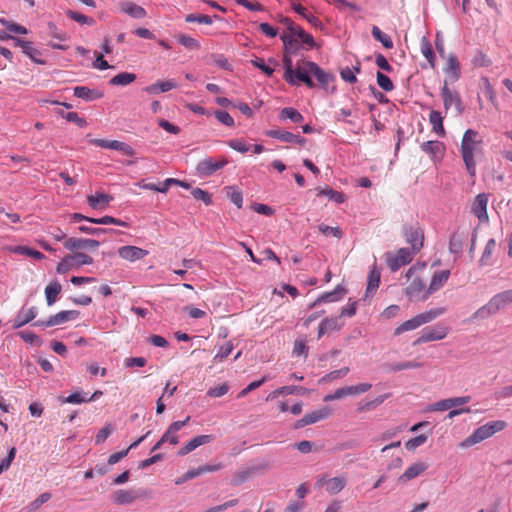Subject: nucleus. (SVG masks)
Segmentation results:
<instances>
[{
  "mask_svg": "<svg viewBox=\"0 0 512 512\" xmlns=\"http://www.w3.org/2000/svg\"><path fill=\"white\" fill-rule=\"evenodd\" d=\"M190 420V416H187L183 421H175L169 425L165 433L162 435V442H169L172 445H176L179 442V437L176 433L181 430Z\"/></svg>",
  "mask_w": 512,
  "mask_h": 512,
  "instance_id": "4be33fe9",
  "label": "nucleus"
},
{
  "mask_svg": "<svg viewBox=\"0 0 512 512\" xmlns=\"http://www.w3.org/2000/svg\"><path fill=\"white\" fill-rule=\"evenodd\" d=\"M428 468V465L423 462H415L412 465H410L405 472L399 477L400 482H407L410 481L416 477H418L420 474H422L426 469Z\"/></svg>",
  "mask_w": 512,
  "mask_h": 512,
  "instance_id": "c85d7f7f",
  "label": "nucleus"
},
{
  "mask_svg": "<svg viewBox=\"0 0 512 512\" xmlns=\"http://www.w3.org/2000/svg\"><path fill=\"white\" fill-rule=\"evenodd\" d=\"M444 72L447 74L449 80L453 83L456 82L461 76L460 63L454 54H450L447 58Z\"/></svg>",
  "mask_w": 512,
  "mask_h": 512,
  "instance_id": "bb28decb",
  "label": "nucleus"
},
{
  "mask_svg": "<svg viewBox=\"0 0 512 512\" xmlns=\"http://www.w3.org/2000/svg\"><path fill=\"white\" fill-rule=\"evenodd\" d=\"M269 379H270V377L265 375L261 379L251 382L247 387H245L244 389H242L239 392L238 398H243V397L247 396L251 391L259 388L262 384H264Z\"/></svg>",
  "mask_w": 512,
  "mask_h": 512,
  "instance_id": "6e6d98bb",
  "label": "nucleus"
},
{
  "mask_svg": "<svg viewBox=\"0 0 512 512\" xmlns=\"http://www.w3.org/2000/svg\"><path fill=\"white\" fill-rule=\"evenodd\" d=\"M345 289L341 285H337L333 291L325 292L320 295L313 303L310 304V308H314L321 303H330L341 300L345 295Z\"/></svg>",
  "mask_w": 512,
  "mask_h": 512,
  "instance_id": "393cba45",
  "label": "nucleus"
},
{
  "mask_svg": "<svg viewBox=\"0 0 512 512\" xmlns=\"http://www.w3.org/2000/svg\"><path fill=\"white\" fill-rule=\"evenodd\" d=\"M464 237L457 232L453 233L449 240V251L452 254H459L463 249Z\"/></svg>",
  "mask_w": 512,
  "mask_h": 512,
  "instance_id": "a18cd8bd",
  "label": "nucleus"
},
{
  "mask_svg": "<svg viewBox=\"0 0 512 512\" xmlns=\"http://www.w3.org/2000/svg\"><path fill=\"white\" fill-rule=\"evenodd\" d=\"M291 7L296 13H298L301 17L307 20L312 26L320 28L322 27V22L312 13L308 12V10L301 4L292 1Z\"/></svg>",
  "mask_w": 512,
  "mask_h": 512,
  "instance_id": "2f4dec72",
  "label": "nucleus"
},
{
  "mask_svg": "<svg viewBox=\"0 0 512 512\" xmlns=\"http://www.w3.org/2000/svg\"><path fill=\"white\" fill-rule=\"evenodd\" d=\"M136 498H137V496L134 494L133 491L124 490V489L117 490L113 495L114 503L119 504V505L130 504Z\"/></svg>",
  "mask_w": 512,
  "mask_h": 512,
  "instance_id": "4c0bfd02",
  "label": "nucleus"
},
{
  "mask_svg": "<svg viewBox=\"0 0 512 512\" xmlns=\"http://www.w3.org/2000/svg\"><path fill=\"white\" fill-rule=\"evenodd\" d=\"M425 282L416 277L412 280V282L405 288V295L409 298L410 301L421 300L423 294L427 291L425 289Z\"/></svg>",
  "mask_w": 512,
  "mask_h": 512,
  "instance_id": "412c9836",
  "label": "nucleus"
},
{
  "mask_svg": "<svg viewBox=\"0 0 512 512\" xmlns=\"http://www.w3.org/2000/svg\"><path fill=\"white\" fill-rule=\"evenodd\" d=\"M177 41L179 44H181L189 50H198L201 47L198 40L186 34L178 35Z\"/></svg>",
  "mask_w": 512,
  "mask_h": 512,
  "instance_id": "de8ad7c7",
  "label": "nucleus"
},
{
  "mask_svg": "<svg viewBox=\"0 0 512 512\" xmlns=\"http://www.w3.org/2000/svg\"><path fill=\"white\" fill-rule=\"evenodd\" d=\"M70 258L74 264V267L90 265L93 263V258L82 252L74 253L73 255H70Z\"/></svg>",
  "mask_w": 512,
  "mask_h": 512,
  "instance_id": "603ef678",
  "label": "nucleus"
},
{
  "mask_svg": "<svg viewBox=\"0 0 512 512\" xmlns=\"http://www.w3.org/2000/svg\"><path fill=\"white\" fill-rule=\"evenodd\" d=\"M280 117L283 119H290L294 123L303 121L302 114L292 107H286L281 110Z\"/></svg>",
  "mask_w": 512,
  "mask_h": 512,
  "instance_id": "3c124183",
  "label": "nucleus"
},
{
  "mask_svg": "<svg viewBox=\"0 0 512 512\" xmlns=\"http://www.w3.org/2000/svg\"><path fill=\"white\" fill-rule=\"evenodd\" d=\"M11 251L19 255H26L32 257L33 259L36 260H42L44 258L43 253H41L38 250L29 248L27 246H15Z\"/></svg>",
  "mask_w": 512,
  "mask_h": 512,
  "instance_id": "49530a36",
  "label": "nucleus"
},
{
  "mask_svg": "<svg viewBox=\"0 0 512 512\" xmlns=\"http://www.w3.org/2000/svg\"><path fill=\"white\" fill-rule=\"evenodd\" d=\"M322 322L329 332L340 330L344 325L340 316L334 318H325L322 320Z\"/></svg>",
  "mask_w": 512,
  "mask_h": 512,
  "instance_id": "338daca9",
  "label": "nucleus"
},
{
  "mask_svg": "<svg viewBox=\"0 0 512 512\" xmlns=\"http://www.w3.org/2000/svg\"><path fill=\"white\" fill-rule=\"evenodd\" d=\"M429 121L432 125V130L440 137L445 135V129L443 126V117L439 111H431L429 114Z\"/></svg>",
  "mask_w": 512,
  "mask_h": 512,
  "instance_id": "e433bc0d",
  "label": "nucleus"
},
{
  "mask_svg": "<svg viewBox=\"0 0 512 512\" xmlns=\"http://www.w3.org/2000/svg\"><path fill=\"white\" fill-rule=\"evenodd\" d=\"M120 10L134 19H142L146 16V10L143 7L129 1L122 2Z\"/></svg>",
  "mask_w": 512,
  "mask_h": 512,
  "instance_id": "7c9ffc66",
  "label": "nucleus"
},
{
  "mask_svg": "<svg viewBox=\"0 0 512 512\" xmlns=\"http://www.w3.org/2000/svg\"><path fill=\"white\" fill-rule=\"evenodd\" d=\"M331 414V409L329 407H323L319 410L312 411L307 413L304 417L297 420L294 424L296 429L303 428L307 425H311L317 423L318 421L324 420L329 417Z\"/></svg>",
  "mask_w": 512,
  "mask_h": 512,
  "instance_id": "4468645a",
  "label": "nucleus"
},
{
  "mask_svg": "<svg viewBox=\"0 0 512 512\" xmlns=\"http://www.w3.org/2000/svg\"><path fill=\"white\" fill-rule=\"evenodd\" d=\"M488 194H478L472 204L471 211L479 219L480 222H488L487 214Z\"/></svg>",
  "mask_w": 512,
  "mask_h": 512,
  "instance_id": "f3484780",
  "label": "nucleus"
},
{
  "mask_svg": "<svg viewBox=\"0 0 512 512\" xmlns=\"http://www.w3.org/2000/svg\"><path fill=\"white\" fill-rule=\"evenodd\" d=\"M441 98L443 100L445 110H449L452 106H454L458 115L463 114L464 105L462 103L461 97L457 91L451 90L448 87L447 80L444 81V84L441 88Z\"/></svg>",
  "mask_w": 512,
  "mask_h": 512,
  "instance_id": "1a4fd4ad",
  "label": "nucleus"
},
{
  "mask_svg": "<svg viewBox=\"0 0 512 512\" xmlns=\"http://www.w3.org/2000/svg\"><path fill=\"white\" fill-rule=\"evenodd\" d=\"M491 63V60L482 51H477L472 59V64L475 67H488Z\"/></svg>",
  "mask_w": 512,
  "mask_h": 512,
  "instance_id": "0e129e2a",
  "label": "nucleus"
},
{
  "mask_svg": "<svg viewBox=\"0 0 512 512\" xmlns=\"http://www.w3.org/2000/svg\"><path fill=\"white\" fill-rule=\"evenodd\" d=\"M67 16L70 19H72V20H74V21H76V22H78L80 24H87V25H90V26L94 24V19L93 18L88 17V16L83 15V14H80L78 12L72 11V10H69L67 12Z\"/></svg>",
  "mask_w": 512,
  "mask_h": 512,
  "instance_id": "69168bd1",
  "label": "nucleus"
},
{
  "mask_svg": "<svg viewBox=\"0 0 512 512\" xmlns=\"http://www.w3.org/2000/svg\"><path fill=\"white\" fill-rule=\"evenodd\" d=\"M506 426L507 424L503 420L487 422L475 429L467 438H465L461 443V447H470L478 444L492 437L495 433L504 430Z\"/></svg>",
  "mask_w": 512,
  "mask_h": 512,
  "instance_id": "7ed1b4c3",
  "label": "nucleus"
},
{
  "mask_svg": "<svg viewBox=\"0 0 512 512\" xmlns=\"http://www.w3.org/2000/svg\"><path fill=\"white\" fill-rule=\"evenodd\" d=\"M482 143V139L478 131L473 129H467L462 137L461 141V155L465 164L466 170L471 177L476 174V162L474 160V154L477 147Z\"/></svg>",
  "mask_w": 512,
  "mask_h": 512,
  "instance_id": "f03ea898",
  "label": "nucleus"
},
{
  "mask_svg": "<svg viewBox=\"0 0 512 512\" xmlns=\"http://www.w3.org/2000/svg\"><path fill=\"white\" fill-rule=\"evenodd\" d=\"M371 33H372V36L374 37V39L379 41V42H381V44L386 49H392L393 48V40H392V38L388 34L382 32L378 26H373L372 30H371Z\"/></svg>",
  "mask_w": 512,
  "mask_h": 512,
  "instance_id": "37998d69",
  "label": "nucleus"
},
{
  "mask_svg": "<svg viewBox=\"0 0 512 512\" xmlns=\"http://www.w3.org/2000/svg\"><path fill=\"white\" fill-rule=\"evenodd\" d=\"M229 391V385L227 383H222L219 386L212 387L207 391V395L212 398H219L227 394Z\"/></svg>",
  "mask_w": 512,
  "mask_h": 512,
  "instance_id": "774afa93",
  "label": "nucleus"
},
{
  "mask_svg": "<svg viewBox=\"0 0 512 512\" xmlns=\"http://www.w3.org/2000/svg\"><path fill=\"white\" fill-rule=\"evenodd\" d=\"M346 478L344 476H337L333 478H327L326 476H320L316 481L317 487H325L326 491L330 495L338 494L346 486Z\"/></svg>",
  "mask_w": 512,
  "mask_h": 512,
  "instance_id": "f8f14e48",
  "label": "nucleus"
},
{
  "mask_svg": "<svg viewBox=\"0 0 512 512\" xmlns=\"http://www.w3.org/2000/svg\"><path fill=\"white\" fill-rule=\"evenodd\" d=\"M62 290L61 284L55 280L50 282L45 288L47 305L51 306L57 301V297Z\"/></svg>",
  "mask_w": 512,
  "mask_h": 512,
  "instance_id": "f704fd0d",
  "label": "nucleus"
},
{
  "mask_svg": "<svg viewBox=\"0 0 512 512\" xmlns=\"http://www.w3.org/2000/svg\"><path fill=\"white\" fill-rule=\"evenodd\" d=\"M233 349H234V346H233L232 342L229 341V342L225 343L218 349L216 355L214 356V361L222 362L225 358H227L231 354Z\"/></svg>",
  "mask_w": 512,
  "mask_h": 512,
  "instance_id": "13d9d810",
  "label": "nucleus"
},
{
  "mask_svg": "<svg viewBox=\"0 0 512 512\" xmlns=\"http://www.w3.org/2000/svg\"><path fill=\"white\" fill-rule=\"evenodd\" d=\"M376 78H377V84L378 86L383 89L384 91L386 92H390L394 89V85H393V82L391 81V79L383 74L382 72H377V75H376Z\"/></svg>",
  "mask_w": 512,
  "mask_h": 512,
  "instance_id": "4d7b16f0",
  "label": "nucleus"
},
{
  "mask_svg": "<svg viewBox=\"0 0 512 512\" xmlns=\"http://www.w3.org/2000/svg\"><path fill=\"white\" fill-rule=\"evenodd\" d=\"M421 150L431 157L442 156L445 146L440 141H426L420 145Z\"/></svg>",
  "mask_w": 512,
  "mask_h": 512,
  "instance_id": "72a5a7b5",
  "label": "nucleus"
},
{
  "mask_svg": "<svg viewBox=\"0 0 512 512\" xmlns=\"http://www.w3.org/2000/svg\"><path fill=\"white\" fill-rule=\"evenodd\" d=\"M512 304V289L499 292L492 296L490 300L478 308L468 318L469 322L485 320L491 316L496 315L500 311L506 309Z\"/></svg>",
  "mask_w": 512,
  "mask_h": 512,
  "instance_id": "f257e3e1",
  "label": "nucleus"
},
{
  "mask_svg": "<svg viewBox=\"0 0 512 512\" xmlns=\"http://www.w3.org/2000/svg\"><path fill=\"white\" fill-rule=\"evenodd\" d=\"M450 276L449 270H441L437 271L433 274L430 285L427 289V291L422 296V301H425L428 299V297L438 291L440 288L444 286V284L447 282L448 278Z\"/></svg>",
  "mask_w": 512,
  "mask_h": 512,
  "instance_id": "6ab92c4d",
  "label": "nucleus"
},
{
  "mask_svg": "<svg viewBox=\"0 0 512 512\" xmlns=\"http://www.w3.org/2000/svg\"><path fill=\"white\" fill-rule=\"evenodd\" d=\"M256 468H241L237 470L232 478L231 484L238 486L248 480L254 473Z\"/></svg>",
  "mask_w": 512,
  "mask_h": 512,
  "instance_id": "79ce46f5",
  "label": "nucleus"
},
{
  "mask_svg": "<svg viewBox=\"0 0 512 512\" xmlns=\"http://www.w3.org/2000/svg\"><path fill=\"white\" fill-rule=\"evenodd\" d=\"M303 32L304 30L294 22L289 23L287 31L280 36L286 53L296 54L301 49L298 38Z\"/></svg>",
  "mask_w": 512,
  "mask_h": 512,
  "instance_id": "39448f33",
  "label": "nucleus"
},
{
  "mask_svg": "<svg viewBox=\"0 0 512 512\" xmlns=\"http://www.w3.org/2000/svg\"><path fill=\"white\" fill-rule=\"evenodd\" d=\"M308 60H302L298 62L293 73L290 74V77L287 76L285 81L292 86H299L301 83H304L308 88H314L315 83L313 82L311 76L312 73L307 67Z\"/></svg>",
  "mask_w": 512,
  "mask_h": 512,
  "instance_id": "423d86ee",
  "label": "nucleus"
},
{
  "mask_svg": "<svg viewBox=\"0 0 512 512\" xmlns=\"http://www.w3.org/2000/svg\"><path fill=\"white\" fill-rule=\"evenodd\" d=\"M307 67L312 73V76H314L319 83V85L327 90L329 87V84L334 81L335 76L329 72H326L324 69H322L317 63L313 61H307Z\"/></svg>",
  "mask_w": 512,
  "mask_h": 512,
  "instance_id": "dca6fc26",
  "label": "nucleus"
},
{
  "mask_svg": "<svg viewBox=\"0 0 512 512\" xmlns=\"http://www.w3.org/2000/svg\"><path fill=\"white\" fill-rule=\"evenodd\" d=\"M17 46H19L23 53L26 54L32 61L38 64H44L45 61L40 59L39 56L41 55V52L36 49L32 42L22 40V39H15Z\"/></svg>",
  "mask_w": 512,
  "mask_h": 512,
  "instance_id": "cd10ccee",
  "label": "nucleus"
},
{
  "mask_svg": "<svg viewBox=\"0 0 512 512\" xmlns=\"http://www.w3.org/2000/svg\"><path fill=\"white\" fill-rule=\"evenodd\" d=\"M227 164L228 160L225 157H219L218 159L208 157L197 164L196 171L198 175L208 177L222 169Z\"/></svg>",
  "mask_w": 512,
  "mask_h": 512,
  "instance_id": "9b49d317",
  "label": "nucleus"
},
{
  "mask_svg": "<svg viewBox=\"0 0 512 512\" xmlns=\"http://www.w3.org/2000/svg\"><path fill=\"white\" fill-rule=\"evenodd\" d=\"M114 427L107 423L103 428L99 430L95 436V444L99 445L106 441V439L113 433Z\"/></svg>",
  "mask_w": 512,
  "mask_h": 512,
  "instance_id": "bf43d9fd",
  "label": "nucleus"
},
{
  "mask_svg": "<svg viewBox=\"0 0 512 512\" xmlns=\"http://www.w3.org/2000/svg\"><path fill=\"white\" fill-rule=\"evenodd\" d=\"M227 189H228L227 195H228L230 201L233 204H235L237 206V208H239V209L242 208L243 196H242L241 191L234 186L228 187Z\"/></svg>",
  "mask_w": 512,
  "mask_h": 512,
  "instance_id": "5fc2aeb1",
  "label": "nucleus"
},
{
  "mask_svg": "<svg viewBox=\"0 0 512 512\" xmlns=\"http://www.w3.org/2000/svg\"><path fill=\"white\" fill-rule=\"evenodd\" d=\"M265 135L280 140L285 143L304 145L306 143V139L298 134H293L288 131H284L281 129H271L265 131Z\"/></svg>",
  "mask_w": 512,
  "mask_h": 512,
  "instance_id": "2eb2a0df",
  "label": "nucleus"
},
{
  "mask_svg": "<svg viewBox=\"0 0 512 512\" xmlns=\"http://www.w3.org/2000/svg\"><path fill=\"white\" fill-rule=\"evenodd\" d=\"M318 196H326L329 200L341 204L345 201L346 197L342 192H338L331 188L319 189Z\"/></svg>",
  "mask_w": 512,
  "mask_h": 512,
  "instance_id": "c03bdc74",
  "label": "nucleus"
},
{
  "mask_svg": "<svg viewBox=\"0 0 512 512\" xmlns=\"http://www.w3.org/2000/svg\"><path fill=\"white\" fill-rule=\"evenodd\" d=\"M414 254L409 248H400L395 254L387 252L385 253L387 266L392 272H396L402 266L409 264Z\"/></svg>",
  "mask_w": 512,
  "mask_h": 512,
  "instance_id": "0eeeda50",
  "label": "nucleus"
},
{
  "mask_svg": "<svg viewBox=\"0 0 512 512\" xmlns=\"http://www.w3.org/2000/svg\"><path fill=\"white\" fill-rule=\"evenodd\" d=\"M420 367H422V364L416 361H403L384 365L387 372H399L402 370L417 369Z\"/></svg>",
  "mask_w": 512,
  "mask_h": 512,
  "instance_id": "c9c22d12",
  "label": "nucleus"
},
{
  "mask_svg": "<svg viewBox=\"0 0 512 512\" xmlns=\"http://www.w3.org/2000/svg\"><path fill=\"white\" fill-rule=\"evenodd\" d=\"M213 439V435H198L182 446L178 451V455L185 456L199 446L210 443Z\"/></svg>",
  "mask_w": 512,
  "mask_h": 512,
  "instance_id": "b1692460",
  "label": "nucleus"
},
{
  "mask_svg": "<svg viewBox=\"0 0 512 512\" xmlns=\"http://www.w3.org/2000/svg\"><path fill=\"white\" fill-rule=\"evenodd\" d=\"M177 87V83L172 80H159L153 84L144 87V91L150 95H157L160 93L168 92Z\"/></svg>",
  "mask_w": 512,
  "mask_h": 512,
  "instance_id": "a878e982",
  "label": "nucleus"
},
{
  "mask_svg": "<svg viewBox=\"0 0 512 512\" xmlns=\"http://www.w3.org/2000/svg\"><path fill=\"white\" fill-rule=\"evenodd\" d=\"M90 223L99 224V225L113 224V225L122 226V227L128 226V224L125 221L118 219V218H114L112 216H108V215L103 216L101 218L90 219Z\"/></svg>",
  "mask_w": 512,
  "mask_h": 512,
  "instance_id": "8fccbe9b",
  "label": "nucleus"
},
{
  "mask_svg": "<svg viewBox=\"0 0 512 512\" xmlns=\"http://www.w3.org/2000/svg\"><path fill=\"white\" fill-rule=\"evenodd\" d=\"M74 96L85 101H92L101 98L103 94L86 86H76L74 88Z\"/></svg>",
  "mask_w": 512,
  "mask_h": 512,
  "instance_id": "473e14b6",
  "label": "nucleus"
},
{
  "mask_svg": "<svg viewBox=\"0 0 512 512\" xmlns=\"http://www.w3.org/2000/svg\"><path fill=\"white\" fill-rule=\"evenodd\" d=\"M117 252L120 258L130 262H135L137 260L143 259L145 256L148 255L147 250L131 245L122 246L118 248Z\"/></svg>",
  "mask_w": 512,
  "mask_h": 512,
  "instance_id": "aec40b11",
  "label": "nucleus"
},
{
  "mask_svg": "<svg viewBox=\"0 0 512 512\" xmlns=\"http://www.w3.org/2000/svg\"><path fill=\"white\" fill-rule=\"evenodd\" d=\"M185 21L187 23L197 22V23H200V24L210 25V24H212L213 19L209 15H204V14H188L185 17Z\"/></svg>",
  "mask_w": 512,
  "mask_h": 512,
  "instance_id": "052dcab7",
  "label": "nucleus"
},
{
  "mask_svg": "<svg viewBox=\"0 0 512 512\" xmlns=\"http://www.w3.org/2000/svg\"><path fill=\"white\" fill-rule=\"evenodd\" d=\"M446 312V309L443 307L434 308L429 311H426L424 313L418 314L414 316L413 318L403 322L401 325H399L396 329L394 334L400 335L406 331H411L414 329H417L423 324H426L437 317L441 316Z\"/></svg>",
  "mask_w": 512,
  "mask_h": 512,
  "instance_id": "20e7f679",
  "label": "nucleus"
},
{
  "mask_svg": "<svg viewBox=\"0 0 512 512\" xmlns=\"http://www.w3.org/2000/svg\"><path fill=\"white\" fill-rule=\"evenodd\" d=\"M403 235L408 244L411 245V251L418 253L424 243V231L419 225H405L403 227Z\"/></svg>",
  "mask_w": 512,
  "mask_h": 512,
  "instance_id": "6e6552de",
  "label": "nucleus"
},
{
  "mask_svg": "<svg viewBox=\"0 0 512 512\" xmlns=\"http://www.w3.org/2000/svg\"><path fill=\"white\" fill-rule=\"evenodd\" d=\"M91 143L97 147L120 151L128 156L135 155V150L133 149L132 146L118 140L93 139Z\"/></svg>",
  "mask_w": 512,
  "mask_h": 512,
  "instance_id": "ddd939ff",
  "label": "nucleus"
},
{
  "mask_svg": "<svg viewBox=\"0 0 512 512\" xmlns=\"http://www.w3.org/2000/svg\"><path fill=\"white\" fill-rule=\"evenodd\" d=\"M380 270L377 268V266L374 264L372 268L369 271L368 278H367V288H366V297L373 295L380 284Z\"/></svg>",
  "mask_w": 512,
  "mask_h": 512,
  "instance_id": "c756f323",
  "label": "nucleus"
},
{
  "mask_svg": "<svg viewBox=\"0 0 512 512\" xmlns=\"http://www.w3.org/2000/svg\"><path fill=\"white\" fill-rule=\"evenodd\" d=\"M391 396L390 393H385L382 395L377 396L371 401L366 402L363 405L358 406V411H369L373 408H376L377 406L381 405L385 400H387Z\"/></svg>",
  "mask_w": 512,
  "mask_h": 512,
  "instance_id": "09e8293b",
  "label": "nucleus"
},
{
  "mask_svg": "<svg viewBox=\"0 0 512 512\" xmlns=\"http://www.w3.org/2000/svg\"><path fill=\"white\" fill-rule=\"evenodd\" d=\"M449 333V327L444 324H436L434 326L426 327L421 331L419 338L414 342V345L420 343H427L430 341H437L444 339Z\"/></svg>",
  "mask_w": 512,
  "mask_h": 512,
  "instance_id": "9d476101",
  "label": "nucleus"
},
{
  "mask_svg": "<svg viewBox=\"0 0 512 512\" xmlns=\"http://www.w3.org/2000/svg\"><path fill=\"white\" fill-rule=\"evenodd\" d=\"M112 199V196L105 193H96L87 197L88 204L93 209H97L101 205H108Z\"/></svg>",
  "mask_w": 512,
  "mask_h": 512,
  "instance_id": "58836bf2",
  "label": "nucleus"
},
{
  "mask_svg": "<svg viewBox=\"0 0 512 512\" xmlns=\"http://www.w3.org/2000/svg\"><path fill=\"white\" fill-rule=\"evenodd\" d=\"M136 75L129 72H121L111 78L110 84L115 86H126L134 82Z\"/></svg>",
  "mask_w": 512,
  "mask_h": 512,
  "instance_id": "a19ab883",
  "label": "nucleus"
},
{
  "mask_svg": "<svg viewBox=\"0 0 512 512\" xmlns=\"http://www.w3.org/2000/svg\"><path fill=\"white\" fill-rule=\"evenodd\" d=\"M100 245V242L94 239H84V238H75L69 237L64 242V247L67 250H81V249H96Z\"/></svg>",
  "mask_w": 512,
  "mask_h": 512,
  "instance_id": "a211bd4d",
  "label": "nucleus"
},
{
  "mask_svg": "<svg viewBox=\"0 0 512 512\" xmlns=\"http://www.w3.org/2000/svg\"><path fill=\"white\" fill-rule=\"evenodd\" d=\"M421 53L429 62L432 68L436 65V58L432 49V45L426 37H422L421 39Z\"/></svg>",
  "mask_w": 512,
  "mask_h": 512,
  "instance_id": "ea45409f",
  "label": "nucleus"
},
{
  "mask_svg": "<svg viewBox=\"0 0 512 512\" xmlns=\"http://www.w3.org/2000/svg\"><path fill=\"white\" fill-rule=\"evenodd\" d=\"M51 498V494L48 492L42 493L39 495L34 501L30 503V505L27 507L28 512L36 511L38 510L44 503L49 501Z\"/></svg>",
  "mask_w": 512,
  "mask_h": 512,
  "instance_id": "680f3d73",
  "label": "nucleus"
},
{
  "mask_svg": "<svg viewBox=\"0 0 512 512\" xmlns=\"http://www.w3.org/2000/svg\"><path fill=\"white\" fill-rule=\"evenodd\" d=\"M214 116L220 123L227 127H233L235 124L233 117L226 111L216 110Z\"/></svg>",
  "mask_w": 512,
  "mask_h": 512,
  "instance_id": "e2e57ef3",
  "label": "nucleus"
},
{
  "mask_svg": "<svg viewBox=\"0 0 512 512\" xmlns=\"http://www.w3.org/2000/svg\"><path fill=\"white\" fill-rule=\"evenodd\" d=\"M348 373H349V368L343 367L341 369L334 370V371L327 373L320 379V382L321 383L322 382H331L336 379H341V378H344Z\"/></svg>",
  "mask_w": 512,
  "mask_h": 512,
  "instance_id": "864d4df0",
  "label": "nucleus"
},
{
  "mask_svg": "<svg viewBox=\"0 0 512 512\" xmlns=\"http://www.w3.org/2000/svg\"><path fill=\"white\" fill-rule=\"evenodd\" d=\"M37 316V308L35 306L25 307L23 306L17 313L13 321V328L18 329L23 327L27 323L31 322Z\"/></svg>",
  "mask_w": 512,
  "mask_h": 512,
  "instance_id": "5701e85b",
  "label": "nucleus"
}]
</instances>
